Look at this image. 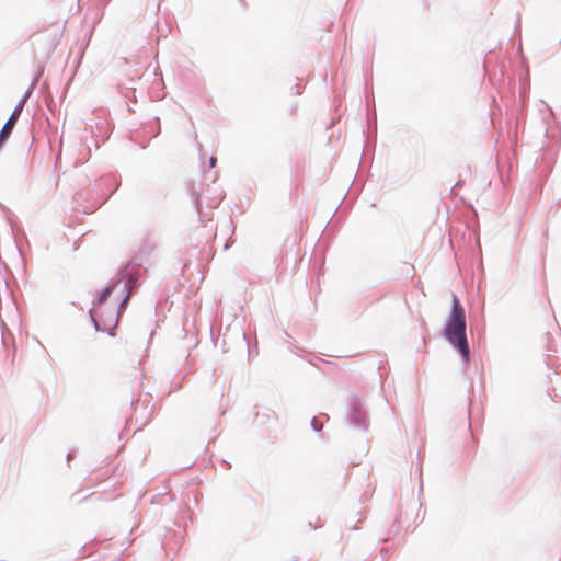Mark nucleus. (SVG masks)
Listing matches in <instances>:
<instances>
[{"instance_id": "nucleus-2", "label": "nucleus", "mask_w": 561, "mask_h": 561, "mask_svg": "<svg viewBox=\"0 0 561 561\" xmlns=\"http://www.w3.org/2000/svg\"><path fill=\"white\" fill-rule=\"evenodd\" d=\"M112 291H113L112 286L105 288L99 299V304L91 310V318H92L98 330L106 331L108 329H112L117 323L116 316H112L108 324H106L102 321V313H103L102 305L105 302L107 297L112 294Z\"/></svg>"}, {"instance_id": "nucleus-1", "label": "nucleus", "mask_w": 561, "mask_h": 561, "mask_svg": "<svg viewBox=\"0 0 561 561\" xmlns=\"http://www.w3.org/2000/svg\"><path fill=\"white\" fill-rule=\"evenodd\" d=\"M446 339L458 348L462 358L468 362L470 356L469 345L466 339V316L458 298H453L451 314L445 328Z\"/></svg>"}, {"instance_id": "nucleus-3", "label": "nucleus", "mask_w": 561, "mask_h": 561, "mask_svg": "<svg viewBox=\"0 0 561 561\" xmlns=\"http://www.w3.org/2000/svg\"><path fill=\"white\" fill-rule=\"evenodd\" d=\"M215 164H216V159H215V158H211V159H210V165H211V167H215Z\"/></svg>"}]
</instances>
